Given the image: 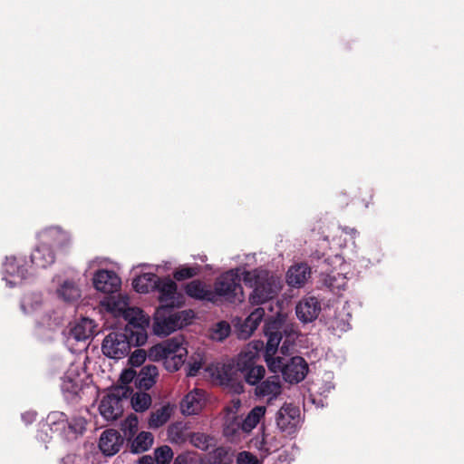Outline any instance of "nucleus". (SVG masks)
<instances>
[{"label":"nucleus","instance_id":"nucleus-5","mask_svg":"<svg viewBox=\"0 0 464 464\" xmlns=\"http://www.w3.org/2000/svg\"><path fill=\"white\" fill-rule=\"evenodd\" d=\"M215 302L219 298L229 303H241L245 295L240 285L239 269H231L219 276L215 284Z\"/></svg>","mask_w":464,"mask_h":464},{"label":"nucleus","instance_id":"nucleus-6","mask_svg":"<svg viewBox=\"0 0 464 464\" xmlns=\"http://www.w3.org/2000/svg\"><path fill=\"white\" fill-rule=\"evenodd\" d=\"M46 426L53 433L70 440L82 435L86 428L84 418L75 416L68 420L63 412L53 411L48 414L46 418Z\"/></svg>","mask_w":464,"mask_h":464},{"label":"nucleus","instance_id":"nucleus-36","mask_svg":"<svg viewBox=\"0 0 464 464\" xmlns=\"http://www.w3.org/2000/svg\"><path fill=\"white\" fill-rule=\"evenodd\" d=\"M42 304V297L38 294H29L21 301V309L25 314L37 313Z\"/></svg>","mask_w":464,"mask_h":464},{"label":"nucleus","instance_id":"nucleus-24","mask_svg":"<svg viewBox=\"0 0 464 464\" xmlns=\"http://www.w3.org/2000/svg\"><path fill=\"white\" fill-rule=\"evenodd\" d=\"M55 261L53 250L47 245L38 243L31 255V263L38 268H46Z\"/></svg>","mask_w":464,"mask_h":464},{"label":"nucleus","instance_id":"nucleus-2","mask_svg":"<svg viewBox=\"0 0 464 464\" xmlns=\"http://www.w3.org/2000/svg\"><path fill=\"white\" fill-rule=\"evenodd\" d=\"M245 285L252 289L248 302L252 305L263 304L273 299L282 288L281 278L264 269H254L242 273Z\"/></svg>","mask_w":464,"mask_h":464},{"label":"nucleus","instance_id":"nucleus-9","mask_svg":"<svg viewBox=\"0 0 464 464\" xmlns=\"http://www.w3.org/2000/svg\"><path fill=\"white\" fill-rule=\"evenodd\" d=\"M132 345V340L124 332H111L104 337L102 352L108 358L120 360L129 354Z\"/></svg>","mask_w":464,"mask_h":464},{"label":"nucleus","instance_id":"nucleus-7","mask_svg":"<svg viewBox=\"0 0 464 464\" xmlns=\"http://www.w3.org/2000/svg\"><path fill=\"white\" fill-rule=\"evenodd\" d=\"M127 324L124 333L132 340L133 346H142L148 340V328L150 325V316L138 308L132 307L127 312L124 317Z\"/></svg>","mask_w":464,"mask_h":464},{"label":"nucleus","instance_id":"nucleus-4","mask_svg":"<svg viewBox=\"0 0 464 464\" xmlns=\"http://www.w3.org/2000/svg\"><path fill=\"white\" fill-rule=\"evenodd\" d=\"M172 307L160 306L153 315L152 331L159 337H166L191 324L192 310L173 311Z\"/></svg>","mask_w":464,"mask_h":464},{"label":"nucleus","instance_id":"nucleus-42","mask_svg":"<svg viewBox=\"0 0 464 464\" xmlns=\"http://www.w3.org/2000/svg\"><path fill=\"white\" fill-rule=\"evenodd\" d=\"M157 464H169L173 459V451L168 445L159 447L154 451Z\"/></svg>","mask_w":464,"mask_h":464},{"label":"nucleus","instance_id":"nucleus-33","mask_svg":"<svg viewBox=\"0 0 464 464\" xmlns=\"http://www.w3.org/2000/svg\"><path fill=\"white\" fill-rule=\"evenodd\" d=\"M158 368L155 365H146L141 368L137 383L140 388L150 389L156 382L158 377Z\"/></svg>","mask_w":464,"mask_h":464},{"label":"nucleus","instance_id":"nucleus-17","mask_svg":"<svg viewBox=\"0 0 464 464\" xmlns=\"http://www.w3.org/2000/svg\"><path fill=\"white\" fill-rule=\"evenodd\" d=\"M300 421V410L292 403H285L277 411L276 422L282 431L293 433Z\"/></svg>","mask_w":464,"mask_h":464},{"label":"nucleus","instance_id":"nucleus-14","mask_svg":"<svg viewBox=\"0 0 464 464\" xmlns=\"http://www.w3.org/2000/svg\"><path fill=\"white\" fill-rule=\"evenodd\" d=\"M265 316V310L262 307L254 309L246 318L236 317L232 323L239 339H248L257 329Z\"/></svg>","mask_w":464,"mask_h":464},{"label":"nucleus","instance_id":"nucleus-28","mask_svg":"<svg viewBox=\"0 0 464 464\" xmlns=\"http://www.w3.org/2000/svg\"><path fill=\"white\" fill-rule=\"evenodd\" d=\"M95 329V322L90 318L83 317L72 327L71 335L76 341H85L93 336Z\"/></svg>","mask_w":464,"mask_h":464},{"label":"nucleus","instance_id":"nucleus-3","mask_svg":"<svg viewBox=\"0 0 464 464\" xmlns=\"http://www.w3.org/2000/svg\"><path fill=\"white\" fill-rule=\"evenodd\" d=\"M188 356L187 342L182 335L160 342L148 350V358L152 362H163L169 372L178 371Z\"/></svg>","mask_w":464,"mask_h":464},{"label":"nucleus","instance_id":"nucleus-8","mask_svg":"<svg viewBox=\"0 0 464 464\" xmlns=\"http://www.w3.org/2000/svg\"><path fill=\"white\" fill-rule=\"evenodd\" d=\"M326 266H331L325 268L323 274V282L331 291H340L344 289L347 284L346 273L348 272L347 265L342 256L334 255L324 260Z\"/></svg>","mask_w":464,"mask_h":464},{"label":"nucleus","instance_id":"nucleus-31","mask_svg":"<svg viewBox=\"0 0 464 464\" xmlns=\"http://www.w3.org/2000/svg\"><path fill=\"white\" fill-rule=\"evenodd\" d=\"M159 279L153 273H144L133 279L132 286L136 292L147 294L156 289Z\"/></svg>","mask_w":464,"mask_h":464},{"label":"nucleus","instance_id":"nucleus-52","mask_svg":"<svg viewBox=\"0 0 464 464\" xmlns=\"http://www.w3.org/2000/svg\"><path fill=\"white\" fill-rule=\"evenodd\" d=\"M191 460L190 456L187 453L179 454L174 459V464H188Z\"/></svg>","mask_w":464,"mask_h":464},{"label":"nucleus","instance_id":"nucleus-23","mask_svg":"<svg viewBox=\"0 0 464 464\" xmlns=\"http://www.w3.org/2000/svg\"><path fill=\"white\" fill-rule=\"evenodd\" d=\"M123 439L115 430H104L99 440V448L105 456L115 455L121 448Z\"/></svg>","mask_w":464,"mask_h":464},{"label":"nucleus","instance_id":"nucleus-27","mask_svg":"<svg viewBox=\"0 0 464 464\" xmlns=\"http://www.w3.org/2000/svg\"><path fill=\"white\" fill-rule=\"evenodd\" d=\"M262 347V343H250L244 351H242L237 359V367L239 371H245L255 365V360Z\"/></svg>","mask_w":464,"mask_h":464},{"label":"nucleus","instance_id":"nucleus-15","mask_svg":"<svg viewBox=\"0 0 464 464\" xmlns=\"http://www.w3.org/2000/svg\"><path fill=\"white\" fill-rule=\"evenodd\" d=\"M123 395L124 392L121 389H116L103 396L99 406V411L105 420H114L121 415L123 411Z\"/></svg>","mask_w":464,"mask_h":464},{"label":"nucleus","instance_id":"nucleus-57","mask_svg":"<svg viewBox=\"0 0 464 464\" xmlns=\"http://www.w3.org/2000/svg\"><path fill=\"white\" fill-rule=\"evenodd\" d=\"M102 260L97 258V259H94V260L91 261L89 266L91 267V266H94L95 264L102 265Z\"/></svg>","mask_w":464,"mask_h":464},{"label":"nucleus","instance_id":"nucleus-12","mask_svg":"<svg viewBox=\"0 0 464 464\" xmlns=\"http://www.w3.org/2000/svg\"><path fill=\"white\" fill-rule=\"evenodd\" d=\"M266 412V406L254 407L241 422L235 420L230 423H227L224 428L225 435L227 437H234L238 430H242L245 433L251 432L265 417Z\"/></svg>","mask_w":464,"mask_h":464},{"label":"nucleus","instance_id":"nucleus-10","mask_svg":"<svg viewBox=\"0 0 464 464\" xmlns=\"http://www.w3.org/2000/svg\"><path fill=\"white\" fill-rule=\"evenodd\" d=\"M32 273L26 267V260L23 256H10L3 264V280L10 287L23 283Z\"/></svg>","mask_w":464,"mask_h":464},{"label":"nucleus","instance_id":"nucleus-13","mask_svg":"<svg viewBox=\"0 0 464 464\" xmlns=\"http://www.w3.org/2000/svg\"><path fill=\"white\" fill-rule=\"evenodd\" d=\"M38 241L49 246L51 248L63 250L72 245V237L68 231L60 227H49L37 235Z\"/></svg>","mask_w":464,"mask_h":464},{"label":"nucleus","instance_id":"nucleus-50","mask_svg":"<svg viewBox=\"0 0 464 464\" xmlns=\"http://www.w3.org/2000/svg\"><path fill=\"white\" fill-rule=\"evenodd\" d=\"M332 326L337 330H340L341 332H345L349 329V323L346 322V321H339L338 319H335L334 322H333V324Z\"/></svg>","mask_w":464,"mask_h":464},{"label":"nucleus","instance_id":"nucleus-54","mask_svg":"<svg viewBox=\"0 0 464 464\" xmlns=\"http://www.w3.org/2000/svg\"><path fill=\"white\" fill-rule=\"evenodd\" d=\"M171 267H172V264L170 262H164L163 264L157 265L156 270L160 271V269H162L164 271H169V269H171Z\"/></svg>","mask_w":464,"mask_h":464},{"label":"nucleus","instance_id":"nucleus-1","mask_svg":"<svg viewBox=\"0 0 464 464\" xmlns=\"http://www.w3.org/2000/svg\"><path fill=\"white\" fill-rule=\"evenodd\" d=\"M285 317V314L277 313L276 317L266 321L264 332L267 337V343L265 361L272 372H281L285 382L297 383L303 381L307 374L308 365L306 362L300 356L287 359L277 354L278 345L282 340V329L286 332L284 327Z\"/></svg>","mask_w":464,"mask_h":464},{"label":"nucleus","instance_id":"nucleus-41","mask_svg":"<svg viewBox=\"0 0 464 464\" xmlns=\"http://www.w3.org/2000/svg\"><path fill=\"white\" fill-rule=\"evenodd\" d=\"M139 420L134 414L128 416L121 424V430L124 436L130 438L138 431Z\"/></svg>","mask_w":464,"mask_h":464},{"label":"nucleus","instance_id":"nucleus-32","mask_svg":"<svg viewBox=\"0 0 464 464\" xmlns=\"http://www.w3.org/2000/svg\"><path fill=\"white\" fill-rule=\"evenodd\" d=\"M188 427L182 421L174 422L169 426L167 430L168 440L172 444L181 445L185 443L188 438Z\"/></svg>","mask_w":464,"mask_h":464},{"label":"nucleus","instance_id":"nucleus-39","mask_svg":"<svg viewBox=\"0 0 464 464\" xmlns=\"http://www.w3.org/2000/svg\"><path fill=\"white\" fill-rule=\"evenodd\" d=\"M231 333V326L227 321H219L215 324L210 330V338L214 341L221 342L225 340Z\"/></svg>","mask_w":464,"mask_h":464},{"label":"nucleus","instance_id":"nucleus-45","mask_svg":"<svg viewBox=\"0 0 464 464\" xmlns=\"http://www.w3.org/2000/svg\"><path fill=\"white\" fill-rule=\"evenodd\" d=\"M62 462L63 464H90V457L86 453L68 454Z\"/></svg>","mask_w":464,"mask_h":464},{"label":"nucleus","instance_id":"nucleus-38","mask_svg":"<svg viewBox=\"0 0 464 464\" xmlns=\"http://www.w3.org/2000/svg\"><path fill=\"white\" fill-rule=\"evenodd\" d=\"M241 372H244L246 382L250 385H255L256 387L263 381L266 373L265 368L261 365H254Z\"/></svg>","mask_w":464,"mask_h":464},{"label":"nucleus","instance_id":"nucleus-51","mask_svg":"<svg viewBox=\"0 0 464 464\" xmlns=\"http://www.w3.org/2000/svg\"><path fill=\"white\" fill-rule=\"evenodd\" d=\"M35 417L36 413L35 411H26L22 414V420L24 421L25 424L32 423L35 420Z\"/></svg>","mask_w":464,"mask_h":464},{"label":"nucleus","instance_id":"nucleus-37","mask_svg":"<svg viewBox=\"0 0 464 464\" xmlns=\"http://www.w3.org/2000/svg\"><path fill=\"white\" fill-rule=\"evenodd\" d=\"M130 402L135 411L143 412L150 408L151 397L146 392H138L131 396Z\"/></svg>","mask_w":464,"mask_h":464},{"label":"nucleus","instance_id":"nucleus-26","mask_svg":"<svg viewBox=\"0 0 464 464\" xmlns=\"http://www.w3.org/2000/svg\"><path fill=\"white\" fill-rule=\"evenodd\" d=\"M311 275V269L306 264H297L291 266L286 274V282L291 287H302Z\"/></svg>","mask_w":464,"mask_h":464},{"label":"nucleus","instance_id":"nucleus-11","mask_svg":"<svg viewBox=\"0 0 464 464\" xmlns=\"http://www.w3.org/2000/svg\"><path fill=\"white\" fill-rule=\"evenodd\" d=\"M86 373L79 364H71L62 377L61 390L66 399H73L84 386Z\"/></svg>","mask_w":464,"mask_h":464},{"label":"nucleus","instance_id":"nucleus-19","mask_svg":"<svg viewBox=\"0 0 464 464\" xmlns=\"http://www.w3.org/2000/svg\"><path fill=\"white\" fill-rule=\"evenodd\" d=\"M92 282L94 288L104 294L117 292L121 285V280L115 272L105 269L97 270Z\"/></svg>","mask_w":464,"mask_h":464},{"label":"nucleus","instance_id":"nucleus-22","mask_svg":"<svg viewBox=\"0 0 464 464\" xmlns=\"http://www.w3.org/2000/svg\"><path fill=\"white\" fill-rule=\"evenodd\" d=\"M282 392V382L278 375L267 377L259 382L255 388V395L258 398L271 401L276 399Z\"/></svg>","mask_w":464,"mask_h":464},{"label":"nucleus","instance_id":"nucleus-25","mask_svg":"<svg viewBox=\"0 0 464 464\" xmlns=\"http://www.w3.org/2000/svg\"><path fill=\"white\" fill-rule=\"evenodd\" d=\"M102 305L113 316L123 318L127 315V312L132 308V306H130L129 297L125 295L111 296L102 302Z\"/></svg>","mask_w":464,"mask_h":464},{"label":"nucleus","instance_id":"nucleus-21","mask_svg":"<svg viewBox=\"0 0 464 464\" xmlns=\"http://www.w3.org/2000/svg\"><path fill=\"white\" fill-rule=\"evenodd\" d=\"M321 312V303L314 296H305L295 306V314L302 323H311Z\"/></svg>","mask_w":464,"mask_h":464},{"label":"nucleus","instance_id":"nucleus-34","mask_svg":"<svg viewBox=\"0 0 464 464\" xmlns=\"http://www.w3.org/2000/svg\"><path fill=\"white\" fill-rule=\"evenodd\" d=\"M154 441L153 435L149 431H141L131 441L130 450L133 453H141L150 449Z\"/></svg>","mask_w":464,"mask_h":464},{"label":"nucleus","instance_id":"nucleus-47","mask_svg":"<svg viewBox=\"0 0 464 464\" xmlns=\"http://www.w3.org/2000/svg\"><path fill=\"white\" fill-rule=\"evenodd\" d=\"M203 363L204 359L202 355L198 354L197 358H192V361L188 362V375L195 376L201 369Z\"/></svg>","mask_w":464,"mask_h":464},{"label":"nucleus","instance_id":"nucleus-55","mask_svg":"<svg viewBox=\"0 0 464 464\" xmlns=\"http://www.w3.org/2000/svg\"><path fill=\"white\" fill-rule=\"evenodd\" d=\"M343 231L345 234L350 235L353 238H354L357 234V231L354 228H350V227H345L343 229Z\"/></svg>","mask_w":464,"mask_h":464},{"label":"nucleus","instance_id":"nucleus-44","mask_svg":"<svg viewBox=\"0 0 464 464\" xmlns=\"http://www.w3.org/2000/svg\"><path fill=\"white\" fill-rule=\"evenodd\" d=\"M332 380L333 374L331 372H327L325 373L324 379L322 381V382L314 383V387H316L320 395L326 397L327 394L334 389V385L333 384Z\"/></svg>","mask_w":464,"mask_h":464},{"label":"nucleus","instance_id":"nucleus-20","mask_svg":"<svg viewBox=\"0 0 464 464\" xmlns=\"http://www.w3.org/2000/svg\"><path fill=\"white\" fill-rule=\"evenodd\" d=\"M207 404V393L195 388L188 392L180 401V411L184 415L198 414Z\"/></svg>","mask_w":464,"mask_h":464},{"label":"nucleus","instance_id":"nucleus-53","mask_svg":"<svg viewBox=\"0 0 464 464\" xmlns=\"http://www.w3.org/2000/svg\"><path fill=\"white\" fill-rule=\"evenodd\" d=\"M240 406H241L240 400H238V399L233 400L232 401V406L229 407L228 411H231L232 414H235L238 411Z\"/></svg>","mask_w":464,"mask_h":464},{"label":"nucleus","instance_id":"nucleus-40","mask_svg":"<svg viewBox=\"0 0 464 464\" xmlns=\"http://www.w3.org/2000/svg\"><path fill=\"white\" fill-rule=\"evenodd\" d=\"M188 439L194 447L201 450H208L212 446V438L204 433H192Z\"/></svg>","mask_w":464,"mask_h":464},{"label":"nucleus","instance_id":"nucleus-49","mask_svg":"<svg viewBox=\"0 0 464 464\" xmlns=\"http://www.w3.org/2000/svg\"><path fill=\"white\" fill-rule=\"evenodd\" d=\"M293 334H289L286 340L284 341L282 346L280 347L279 353L281 354V357L286 358L287 355H289L290 350L293 348Z\"/></svg>","mask_w":464,"mask_h":464},{"label":"nucleus","instance_id":"nucleus-35","mask_svg":"<svg viewBox=\"0 0 464 464\" xmlns=\"http://www.w3.org/2000/svg\"><path fill=\"white\" fill-rule=\"evenodd\" d=\"M53 315L46 311L41 318L37 321V324L40 327L47 328L48 330H54L63 321V314L62 312H53Z\"/></svg>","mask_w":464,"mask_h":464},{"label":"nucleus","instance_id":"nucleus-29","mask_svg":"<svg viewBox=\"0 0 464 464\" xmlns=\"http://www.w3.org/2000/svg\"><path fill=\"white\" fill-rule=\"evenodd\" d=\"M185 292L191 298L215 303V293H213V290L208 289L198 280L188 283L185 287Z\"/></svg>","mask_w":464,"mask_h":464},{"label":"nucleus","instance_id":"nucleus-56","mask_svg":"<svg viewBox=\"0 0 464 464\" xmlns=\"http://www.w3.org/2000/svg\"><path fill=\"white\" fill-rule=\"evenodd\" d=\"M134 376V372L132 371H126L121 378L123 379V381H128V380H131Z\"/></svg>","mask_w":464,"mask_h":464},{"label":"nucleus","instance_id":"nucleus-43","mask_svg":"<svg viewBox=\"0 0 464 464\" xmlns=\"http://www.w3.org/2000/svg\"><path fill=\"white\" fill-rule=\"evenodd\" d=\"M199 272V266H182L179 267L174 273V278L178 281L185 280L188 278H191L194 276L198 275Z\"/></svg>","mask_w":464,"mask_h":464},{"label":"nucleus","instance_id":"nucleus-48","mask_svg":"<svg viewBox=\"0 0 464 464\" xmlns=\"http://www.w3.org/2000/svg\"><path fill=\"white\" fill-rule=\"evenodd\" d=\"M237 464H258V459L254 454L242 451L237 457Z\"/></svg>","mask_w":464,"mask_h":464},{"label":"nucleus","instance_id":"nucleus-18","mask_svg":"<svg viewBox=\"0 0 464 464\" xmlns=\"http://www.w3.org/2000/svg\"><path fill=\"white\" fill-rule=\"evenodd\" d=\"M58 280L55 289L58 298L68 304L76 303L82 296V290L79 285V278L74 276L61 279L57 276L53 282Z\"/></svg>","mask_w":464,"mask_h":464},{"label":"nucleus","instance_id":"nucleus-16","mask_svg":"<svg viewBox=\"0 0 464 464\" xmlns=\"http://www.w3.org/2000/svg\"><path fill=\"white\" fill-rule=\"evenodd\" d=\"M161 306L175 307L182 304V296L178 292L177 284L170 278H160L156 289Z\"/></svg>","mask_w":464,"mask_h":464},{"label":"nucleus","instance_id":"nucleus-30","mask_svg":"<svg viewBox=\"0 0 464 464\" xmlns=\"http://www.w3.org/2000/svg\"><path fill=\"white\" fill-rule=\"evenodd\" d=\"M174 412V405L166 403L156 409L150 413L149 418V427L151 429H158L163 426L170 419Z\"/></svg>","mask_w":464,"mask_h":464},{"label":"nucleus","instance_id":"nucleus-46","mask_svg":"<svg viewBox=\"0 0 464 464\" xmlns=\"http://www.w3.org/2000/svg\"><path fill=\"white\" fill-rule=\"evenodd\" d=\"M147 357L148 352L142 349H138L131 353L129 362L131 366L138 367L145 362Z\"/></svg>","mask_w":464,"mask_h":464}]
</instances>
